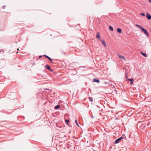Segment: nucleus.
<instances>
[{"label": "nucleus", "mask_w": 151, "mask_h": 151, "mask_svg": "<svg viewBox=\"0 0 151 151\" xmlns=\"http://www.w3.org/2000/svg\"><path fill=\"white\" fill-rule=\"evenodd\" d=\"M117 31L119 33H121L122 32L121 29L119 28H118L117 29Z\"/></svg>", "instance_id": "nucleus-11"}, {"label": "nucleus", "mask_w": 151, "mask_h": 151, "mask_svg": "<svg viewBox=\"0 0 151 151\" xmlns=\"http://www.w3.org/2000/svg\"><path fill=\"white\" fill-rule=\"evenodd\" d=\"M45 67L47 69H48L50 71H53V70L51 69L50 66H49L48 65H46Z\"/></svg>", "instance_id": "nucleus-2"}, {"label": "nucleus", "mask_w": 151, "mask_h": 151, "mask_svg": "<svg viewBox=\"0 0 151 151\" xmlns=\"http://www.w3.org/2000/svg\"><path fill=\"white\" fill-rule=\"evenodd\" d=\"M123 138V137H121L117 139H116L115 141V142L116 144H117L119 142V141L122 139Z\"/></svg>", "instance_id": "nucleus-3"}, {"label": "nucleus", "mask_w": 151, "mask_h": 151, "mask_svg": "<svg viewBox=\"0 0 151 151\" xmlns=\"http://www.w3.org/2000/svg\"><path fill=\"white\" fill-rule=\"evenodd\" d=\"M109 28L110 30L111 31H113V30L114 29H113V27H112L111 26H109Z\"/></svg>", "instance_id": "nucleus-15"}, {"label": "nucleus", "mask_w": 151, "mask_h": 151, "mask_svg": "<svg viewBox=\"0 0 151 151\" xmlns=\"http://www.w3.org/2000/svg\"><path fill=\"white\" fill-rule=\"evenodd\" d=\"M43 56L45 57L46 58V57H47V56L46 55H43Z\"/></svg>", "instance_id": "nucleus-21"}, {"label": "nucleus", "mask_w": 151, "mask_h": 151, "mask_svg": "<svg viewBox=\"0 0 151 151\" xmlns=\"http://www.w3.org/2000/svg\"><path fill=\"white\" fill-rule=\"evenodd\" d=\"M100 40L102 44L104 45V47H106V45L105 41L103 40L102 39L101 40Z\"/></svg>", "instance_id": "nucleus-6"}, {"label": "nucleus", "mask_w": 151, "mask_h": 151, "mask_svg": "<svg viewBox=\"0 0 151 151\" xmlns=\"http://www.w3.org/2000/svg\"><path fill=\"white\" fill-rule=\"evenodd\" d=\"M96 38L98 39L101 40V37L100 36V33L99 32H97L96 34Z\"/></svg>", "instance_id": "nucleus-5"}, {"label": "nucleus", "mask_w": 151, "mask_h": 151, "mask_svg": "<svg viewBox=\"0 0 151 151\" xmlns=\"http://www.w3.org/2000/svg\"><path fill=\"white\" fill-rule=\"evenodd\" d=\"M75 122H76V123L77 125V126H79V125H78V123H77V121L76 120Z\"/></svg>", "instance_id": "nucleus-20"}, {"label": "nucleus", "mask_w": 151, "mask_h": 151, "mask_svg": "<svg viewBox=\"0 0 151 151\" xmlns=\"http://www.w3.org/2000/svg\"><path fill=\"white\" fill-rule=\"evenodd\" d=\"M42 57V55H40L39 56V58H41V57Z\"/></svg>", "instance_id": "nucleus-23"}, {"label": "nucleus", "mask_w": 151, "mask_h": 151, "mask_svg": "<svg viewBox=\"0 0 151 151\" xmlns=\"http://www.w3.org/2000/svg\"><path fill=\"white\" fill-rule=\"evenodd\" d=\"M140 15H141L143 16H145V14L143 13H140Z\"/></svg>", "instance_id": "nucleus-19"}, {"label": "nucleus", "mask_w": 151, "mask_h": 151, "mask_svg": "<svg viewBox=\"0 0 151 151\" xmlns=\"http://www.w3.org/2000/svg\"><path fill=\"white\" fill-rule=\"evenodd\" d=\"M127 80L130 81V84L131 85H132L133 83V79L132 78L130 79H127Z\"/></svg>", "instance_id": "nucleus-8"}, {"label": "nucleus", "mask_w": 151, "mask_h": 151, "mask_svg": "<svg viewBox=\"0 0 151 151\" xmlns=\"http://www.w3.org/2000/svg\"><path fill=\"white\" fill-rule=\"evenodd\" d=\"M135 26L141 29L142 31L143 32L147 37H149L150 36V35L147 30L145 29L142 26L138 24H136Z\"/></svg>", "instance_id": "nucleus-1"}, {"label": "nucleus", "mask_w": 151, "mask_h": 151, "mask_svg": "<svg viewBox=\"0 0 151 151\" xmlns=\"http://www.w3.org/2000/svg\"><path fill=\"white\" fill-rule=\"evenodd\" d=\"M60 54L61 55H66V53L65 52H64L63 50H61L60 52Z\"/></svg>", "instance_id": "nucleus-13"}, {"label": "nucleus", "mask_w": 151, "mask_h": 151, "mask_svg": "<svg viewBox=\"0 0 151 151\" xmlns=\"http://www.w3.org/2000/svg\"><path fill=\"white\" fill-rule=\"evenodd\" d=\"M46 58H47L51 63H53L52 61V60L50 58L47 56V57H46Z\"/></svg>", "instance_id": "nucleus-9"}, {"label": "nucleus", "mask_w": 151, "mask_h": 151, "mask_svg": "<svg viewBox=\"0 0 151 151\" xmlns=\"http://www.w3.org/2000/svg\"><path fill=\"white\" fill-rule=\"evenodd\" d=\"M88 99H89V101H90L91 102L93 101V99L92 97H89Z\"/></svg>", "instance_id": "nucleus-16"}, {"label": "nucleus", "mask_w": 151, "mask_h": 151, "mask_svg": "<svg viewBox=\"0 0 151 151\" xmlns=\"http://www.w3.org/2000/svg\"><path fill=\"white\" fill-rule=\"evenodd\" d=\"M5 6H3L2 7V8H3V9H5Z\"/></svg>", "instance_id": "nucleus-22"}, {"label": "nucleus", "mask_w": 151, "mask_h": 151, "mask_svg": "<svg viewBox=\"0 0 151 151\" xmlns=\"http://www.w3.org/2000/svg\"><path fill=\"white\" fill-rule=\"evenodd\" d=\"M60 105H56V106L55 107H54V109H58L59 108H60Z\"/></svg>", "instance_id": "nucleus-14"}, {"label": "nucleus", "mask_w": 151, "mask_h": 151, "mask_svg": "<svg viewBox=\"0 0 151 151\" xmlns=\"http://www.w3.org/2000/svg\"><path fill=\"white\" fill-rule=\"evenodd\" d=\"M145 124H142L141 127L142 128H143L144 127H145Z\"/></svg>", "instance_id": "nucleus-17"}, {"label": "nucleus", "mask_w": 151, "mask_h": 151, "mask_svg": "<svg viewBox=\"0 0 151 151\" xmlns=\"http://www.w3.org/2000/svg\"><path fill=\"white\" fill-rule=\"evenodd\" d=\"M150 32H151V29L150 30Z\"/></svg>", "instance_id": "nucleus-28"}, {"label": "nucleus", "mask_w": 151, "mask_h": 151, "mask_svg": "<svg viewBox=\"0 0 151 151\" xmlns=\"http://www.w3.org/2000/svg\"><path fill=\"white\" fill-rule=\"evenodd\" d=\"M69 120L68 119H67L65 120V123L67 124H68V123H69Z\"/></svg>", "instance_id": "nucleus-18"}, {"label": "nucleus", "mask_w": 151, "mask_h": 151, "mask_svg": "<svg viewBox=\"0 0 151 151\" xmlns=\"http://www.w3.org/2000/svg\"><path fill=\"white\" fill-rule=\"evenodd\" d=\"M106 83V82H105V83Z\"/></svg>", "instance_id": "nucleus-27"}, {"label": "nucleus", "mask_w": 151, "mask_h": 151, "mask_svg": "<svg viewBox=\"0 0 151 151\" xmlns=\"http://www.w3.org/2000/svg\"><path fill=\"white\" fill-rule=\"evenodd\" d=\"M140 52L141 54L143 56H144L145 57H147V55L145 53H143L142 52H141V51Z\"/></svg>", "instance_id": "nucleus-12"}, {"label": "nucleus", "mask_w": 151, "mask_h": 151, "mask_svg": "<svg viewBox=\"0 0 151 151\" xmlns=\"http://www.w3.org/2000/svg\"><path fill=\"white\" fill-rule=\"evenodd\" d=\"M93 81L94 82H97L98 83L100 82V81L99 79H96L95 78H94L93 79Z\"/></svg>", "instance_id": "nucleus-10"}, {"label": "nucleus", "mask_w": 151, "mask_h": 151, "mask_svg": "<svg viewBox=\"0 0 151 151\" xmlns=\"http://www.w3.org/2000/svg\"><path fill=\"white\" fill-rule=\"evenodd\" d=\"M127 76H126V79H127Z\"/></svg>", "instance_id": "nucleus-25"}, {"label": "nucleus", "mask_w": 151, "mask_h": 151, "mask_svg": "<svg viewBox=\"0 0 151 151\" xmlns=\"http://www.w3.org/2000/svg\"><path fill=\"white\" fill-rule=\"evenodd\" d=\"M149 1L151 3V0H149Z\"/></svg>", "instance_id": "nucleus-24"}, {"label": "nucleus", "mask_w": 151, "mask_h": 151, "mask_svg": "<svg viewBox=\"0 0 151 151\" xmlns=\"http://www.w3.org/2000/svg\"><path fill=\"white\" fill-rule=\"evenodd\" d=\"M117 55L120 58H122L124 60H125V59L124 57L123 56L121 55H119V54H117Z\"/></svg>", "instance_id": "nucleus-7"}, {"label": "nucleus", "mask_w": 151, "mask_h": 151, "mask_svg": "<svg viewBox=\"0 0 151 151\" xmlns=\"http://www.w3.org/2000/svg\"><path fill=\"white\" fill-rule=\"evenodd\" d=\"M146 17L148 20L151 19V15H150L148 13H147Z\"/></svg>", "instance_id": "nucleus-4"}, {"label": "nucleus", "mask_w": 151, "mask_h": 151, "mask_svg": "<svg viewBox=\"0 0 151 151\" xmlns=\"http://www.w3.org/2000/svg\"><path fill=\"white\" fill-rule=\"evenodd\" d=\"M17 50H19V49L18 48L17 49Z\"/></svg>", "instance_id": "nucleus-26"}]
</instances>
